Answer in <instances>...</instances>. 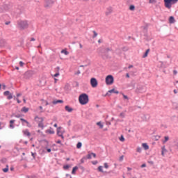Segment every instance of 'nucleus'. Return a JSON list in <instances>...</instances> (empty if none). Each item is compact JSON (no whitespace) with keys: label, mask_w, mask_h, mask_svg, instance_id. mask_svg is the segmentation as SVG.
I'll return each instance as SVG.
<instances>
[{"label":"nucleus","mask_w":178,"mask_h":178,"mask_svg":"<svg viewBox=\"0 0 178 178\" xmlns=\"http://www.w3.org/2000/svg\"><path fill=\"white\" fill-rule=\"evenodd\" d=\"M17 25L20 30H24L29 27V23H27V21H18Z\"/></svg>","instance_id":"4"},{"label":"nucleus","mask_w":178,"mask_h":178,"mask_svg":"<svg viewBox=\"0 0 178 178\" xmlns=\"http://www.w3.org/2000/svg\"><path fill=\"white\" fill-rule=\"evenodd\" d=\"M79 169V167L75 166L72 168V175H76V171Z\"/></svg>","instance_id":"27"},{"label":"nucleus","mask_w":178,"mask_h":178,"mask_svg":"<svg viewBox=\"0 0 178 178\" xmlns=\"http://www.w3.org/2000/svg\"><path fill=\"white\" fill-rule=\"evenodd\" d=\"M97 125L100 127V129H104V124H102V122H97Z\"/></svg>","instance_id":"30"},{"label":"nucleus","mask_w":178,"mask_h":178,"mask_svg":"<svg viewBox=\"0 0 178 178\" xmlns=\"http://www.w3.org/2000/svg\"><path fill=\"white\" fill-rule=\"evenodd\" d=\"M24 79H29L33 76V71H27L24 73Z\"/></svg>","instance_id":"8"},{"label":"nucleus","mask_w":178,"mask_h":178,"mask_svg":"<svg viewBox=\"0 0 178 178\" xmlns=\"http://www.w3.org/2000/svg\"><path fill=\"white\" fill-rule=\"evenodd\" d=\"M57 144H60V145H63V144H62V141L60 140H58L56 141Z\"/></svg>","instance_id":"49"},{"label":"nucleus","mask_w":178,"mask_h":178,"mask_svg":"<svg viewBox=\"0 0 178 178\" xmlns=\"http://www.w3.org/2000/svg\"><path fill=\"white\" fill-rule=\"evenodd\" d=\"M112 12H113L112 8L111 7L108 8L107 10L106 11V15L109 16V15H111Z\"/></svg>","instance_id":"16"},{"label":"nucleus","mask_w":178,"mask_h":178,"mask_svg":"<svg viewBox=\"0 0 178 178\" xmlns=\"http://www.w3.org/2000/svg\"><path fill=\"white\" fill-rule=\"evenodd\" d=\"M136 151L139 153H141V151H143V148L142 147H138Z\"/></svg>","instance_id":"44"},{"label":"nucleus","mask_w":178,"mask_h":178,"mask_svg":"<svg viewBox=\"0 0 178 178\" xmlns=\"http://www.w3.org/2000/svg\"><path fill=\"white\" fill-rule=\"evenodd\" d=\"M37 118L39 119L38 116L35 118V119H37ZM40 122L38 124V127H41L42 129H44V124L42 123L44 122V118H40Z\"/></svg>","instance_id":"11"},{"label":"nucleus","mask_w":178,"mask_h":178,"mask_svg":"<svg viewBox=\"0 0 178 178\" xmlns=\"http://www.w3.org/2000/svg\"><path fill=\"white\" fill-rule=\"evenodd\" d=\"M81 72H80V70H78L76 72L74 73V74L79 75L80 74Z\"/></svg>","instance_id":"60"},{"label":"nucleus","mask_w":178,"mask_h":178,"mask_svg":"<svg viewBox=\"0 0 178 178\" xmlns=\"http://www.w3.org/2000/svg\"><path fill=\"white\" fill-rule=\"evenodd\" d=\"M26 126L27 127H31V124L30 122H28V123H26Z\"/></svg>","instance_id":"61"},{"label":"nucleus","mask_w":178,"mask_h":178,"mask_svg":"<svg viewBox=\"0 0 178 178\" xmlns=\"http://www.w3.org/2000/svg\"><path fill=\"white\" fill-rule=\"evenodd\" d=\"M93 36L92 38H95V37H97V35H98V33H97V32L95 31H93Z\"/></svg>","instance_id":"42"},{"label":"nucleus","mask_w":178,"mask_h":178,"mask_svg":"<svg viewBox=\"0 0 178 178\" xmlns=\"http://www.w3.org/2000/svg\"><path fill=\"white\" fill-rule=\"evenodd\" d=\"M67 124H68V126H72V120H69L68 122H67Z\"/></svg>","instance_id":"55"},{"label":"nucleus","mask_w":178,"mask_h":178,"mask_svg":"<svg viewBox=\"0 0 178 178\" xmlns=\"http://www.w3.org/2000/svg\"><path fill=\"white\" fill-rule=\"evenodd\" d=\"M24 65V63H23V61H20V62H19V65H20L21 67H23Z\"/></svg>","instance_id":"54"},{"label":"nucleus","mask_w":178,"mask_h":178,"mask_svg":"<svg viewBox=\"0 0 178 178\" xmlns=\"http://www.w3.org/2000/svg\"><path fill=\"white\" fill-rule=\"evenodd\" d=\"M47 133H49V134H55V131H54V129H47Z\"/></svg>","instance_id":"29"},{"label":"nucleus","mask_w":178,"mask_h":178,"mask_svg":"<svg viewBox=\"0 0 178 178\" xmlns=\"http://www.w3.org/2000/svg\"><path fill=\"white\" fill-rule=\"evenodd\" d=\"M16 122L15 120H10V129H15V125H13V123Z\"/></svg>","instance_id":"21"},{"label":"nucleus","mask_w":178,"mask_h":178,"mask_svg":"<svg viewBox=\"0 0 178 178\" xmlns=\"http://www.w3.org/2000/svg\"><path fill=\"white\" fill-rule=\"evenodd\" d=\"M102 165H100V166H99L98 168H97V170H98V171L99 172H101V173H104V170L102 169Z\"/></svg>","instance_id":"31"},{"label":"nucleus","mask_w":178,"mask_h":178,"mask_svg":"<svg viewBox=\"0 0 178 178\" xmlns=\"http://www.w3.org/2000/svg\"><path fill=\"white\" fill-rule=\"evenodd\" d=\"M108 92H111V94H119V91L118 90H115V88H113L110 90H108Z\"/></svg>","instance_id":"22"},{"label":"nucleus","mask_w":178,"mask_h":178,"mask_svg":"<svg viewBox=\"0 0 178 178\" xmlns=\"http://www.w3.org/2000/svg\"><path fill=\"white\" fill-rule=\"evenodd\" d=\"M69 168H70V165L69 164L63 165V170H67V169H69Z\"/></svg>","instance_id":"33"},{"label":"nucleus","mask_w":178,"mask_h":178,"mask_svg":"<svg viewBox=\"0 0 178 178\" xmlns=\"http://www.w3.org/2000/svg\"><path fill=\"white\" fill-rule=\"evenodd\" d=\"M64 90L65 91H70V86L69 85V83L65 84Z\"/></svg>","instance_id":"23"},{"label":"nucleus","mask_w":178,"mask_h":178,"mask_svg":"<svg viewBox=\"0 0 178 178\" xmlns=\"http://www.w3.org/2000/svg\"><path fill=\"white\" fill-rule=\"evenodd\" d=\"M165 8L167 9H171L172 5H176L177 3L178 0H163Z\"/></svg>","instance_id":"2"},{"label":"nucleus","mask_w":178,"mask_h":178,"mask_svg":"<svg viewBox=\"0 0 178 178\" xmlns=\"http://www.w3.org/2000/svg\"><path fill=\"white\" fill-rule=\"evenodd\" d=\"M23 133L24 136H27V137H30V136H31V134L30 133V131H29V129L23 131Z\"/></svg>","instance_id":"19"},{"label":"nucleus","mask_w":178,"mask_h":178,"mask_svg":"<svg viewBox=\"0 0 178 178\" xmlns=\"http://www.w3.org/2000/svg\"><path fill=\"white\" fill-rule=\"evenodd\" d=\"M112 93L111 92H109V90L106 93V95H104V97H111V95Z\"/></svg>","instance_id":"43"},{"label":"nucleus","mask_w":178,"mask_h":178,"mask_svg":"<svg viewBox=\"0 0 178 178\" xmlns=\"http://www.w3.org/2000/svg\"><path fill=\"white\" fill-rule=\"evenodd\" d=\"M3 172L4 173H8L9 172V165H6L5 168H3Z\"/></svg>","instance_id":"26"},{"label":"nucleus","mask_w":178,"mask_h":178,"mask_svg":"<svg viewBox=\"0 0 178 178\" xmlns=\"http://www.w3.org/2000/svg\"><path fill=\"white\" fill-rule=\"evenodd\" d=\"M59 72H57L54 75V77H58V76H59Z\"/></svg>","instance_id":"52"},{"label":"nucleus","mask_w":178,"mask_h":178,"mask_svg":"<svg viewBox=\"0 0 178 178\" xmlns=\"http://www.w3.org/2000/svg\"><path fill=\"white\" fill-rule=\"evenodd\" d=\"M142 147L145 151H147V149H149V146L147 143H143Z\"/></svg>","instance_id":"20"},{"label":"nucleus","mask_w":178,"mask_h":178,"mask_svg":"<svg viewBox=\"0 0 178 178\" xmlns=\"http://www.w3.org/2000/svg\"><path fill=\"white\" fill-rule=\"evenodd\" d=\"M87 160V157L83 156L81 159V163H84V161Z\"/></svg>","instance_id":"38"},{"label":"nucleus","mask_w":178,"mask_h":178,"mask_svg":"<svg viewBox=\"0 0 178 178\" xmlns=\"http://www.w3.org/2000/svg\"><path fill=\"white\" fill-rule=\"evenodd\" d=\"M136 6L134 5L129 6V10H135Z\"/></svg>","instance_id":"34"},{"label":"nucleus","mask_w":178,"mask_h":178,"mask_svg":"<svg viewBox=\"0 0 178 178\" xmlns=\"http://www.w3.org/2000/svg\"><path fill=\"white\" fill-rule=\"evenodd\" d=\"M148 163H149L150 165H154V161H148Z\"/></svg>","instance_id":"63"},{"label":"nucleus","mask_w":178,"mask_h":178,"mask_svg":"<svg viewBox=\"0 0 178 178\" xmlns=\"http://www.w3.org/2000/svg\"><path fill=\"white\" fill-rule=\"evenodd\" d=\"M109 52H111V54H113V50L111 47H107L104 49V54L106 58H111V56H109Z\"/></svg>","instance_id":"5"},{"label":"nucleus","mask_w":178,"mask_h":178,"mask_svg":"<svg viewBox=\"0 0 178 178\" xmlns=\"http://www.w3.org/2000/svg\"><path fill=\"white\" fill-rule=\"evenodd\" d=\"M175 22H176V20L175 19V17L170 16L169 17V23H170V24H173V23H175Z\"/></svg>","instance_id":"18"},{"label":"nucleus","mask_w":178,"mask_h":178,"mask_svg":"<svg viewBox=\"0 0 178 178\" xmlns=\"http://www.w3.org/2000/svg\"><path fill=\"white\" fill-rule=\"evenodd\" d=\"M136 92H144V87L139 86L138 88H137V89L136 90Z\"/></svg>","instance_id":"15"},{"label":"nucleus","mask_w":178,"mask_h":178,"mask_svg":"<svg viewBox=\"0 0 178 178\" xmlns=\"http://www.w3.org/2000/svg\"><path fill=\"white\" fill-rule=\"evenodd\" d=\"M126 116V114H124V113H121L120 114V118H124Z\"/></svg>","instance_id":"40"},{"label":"nucleus","mask_w":178,"mask_h":178,"mask_svg":"<svg viewBox=\"0 0 178 178\" xmlns=\"http://www.w3.org/2000/svg\"><path fill=\"white\" fill-rule=\"evenodd\" d=\"M56 70L57 72H59V70H60V67L59 66L56 67Z\"/></svg>","instance_id":"56"},{"label":"nucleus","mask_w":178,"mask_h":178,"mask_svg":"<svg viewBox=\"0 0 178 178\" xmlns=\"http://www.w3.org/2000/svg\"><path fill=\"white\" fill-rule=\"evenodd\" d=\"M79 169H81L82 172H84V170H85L84 168L81 165L79 166Z\"/></svg>","instance_id":"58"},{"label":"nucleus","mask_w":178,"mask_h":178,"mask_svg":"<svg viewBox=\"0 0 178 178\" xmlns=\"http://www.w3.org/2000/svg\"><path fill=\"white\" fill-rule=\"evenodd\" d=\"M65 109L67 112H69V113L73 112V108L69 106H65Z\"/></svg>","instance_id":"17"},{"label":"nucleus","mask_w":178,"mask_h":178,"mask_svg":"<svg viewBox=\"0 0 178 178\" xmlns=\"http://www.w3.org/2000/svg\"><path fill=\"white\" fill-rule=\"evenodd\" d=\"M45 2L46 4L44 5V7L46 8H51L54 4V1L52 0H45Z\"/></svg>","instance_id":"9"},{"label":"nucleus","mask_w":178,"mask_h":178,"mask_svg":"<svg viewBox=\"0 0 178 178\" xmlns=\"http://www.w3.org/2000/svg\"><path fill=\"white\" fill-rule=\"evenodd\" d=\"M149 49H147L144 53L143 58H147V56H148V54H149Z\"/></svg>","instance_id":"24"},{"label":"nucleus","mask_w":178,"mask_h":178,"mask_svg":"<svg viewBox=\"0 0 178 178\" xmlns=\"http://www.w3.org/2000/svg\"><path fill=\"white\" fill-rule=\"evenodd\" d=\"M22 116H23V115H20V114H17V115H15V118H22Z\"/></svg>","instance_id":"46"},{"label":"nucleus","mask_w":178,"mask_h":178,"mask_svg":"<svg viewBox=\"0 0 178 178\" xmlns=\"http://www.w3.org/2000/svg\"><path fill=\"white\" fill-rule=\"evenodd\" d=\"M122 97H123L124 99H129V97H127V95H126L123 93H122Z\"/></svg>","instance_id":"45"},{"label":"nucleus","mask_w":178,"mask_h":178,"mask_svg":"<svg viewBox=\"0 0 178 178\" xmlns=\"http://www.w3.org/2000/svg\"><path fill=\"white\" fill-rule=\"evenodd\" d=\"M173 74H175V76H176V74H177V70H173Z\"/></svg>","instance_id":"62"},{"label":"nucleus","mask_w":178,"mask_h":178,"mask_svg":"<svg viewBox=\"0 0 178 178\" xmlns=\"http://www.w3.org/2000/svg\"><path fill=\"white\" fill-rule=\"evenodd\" d=\"M147 166L146 163H143L140 165V168H145Z\"/></svg>","instance_id":"57"},{"label":"nucleus","mask_w":178,"mask_h":178,"mask_svg":"<svg viewBox=\"0 0 178 178\" xmlns=\"http://www.w3.org/2000/svg\"><path fill=\"white\" fill-rule=\"evenodd\" d=\"M62 129V127H59L57 128V135L58 137H61L62 140L65 139V136H63V134H59L60 133V129Z\"/></svg>","instance_id":"12"},{"label":"nucleus","mask_w":178,"mask_h":178,"mask_svg":"<svg viewBox=\"0 0 178 178\" xmlns=\"http://www.w3.org/2000/svg\"><path fill=\"white\" fill-rule=\"evenodd\" d=\"M52 104H53L54 105H56V104H63V100H62V99L54 100V101L52 102Z\"/></svg>","instance_id":"14"},{"label":"nucleus","mask_w":178,"mask_h":178,"mask_svg":"<svg viewBox=\"0 0 178 178\" xmlns=\"http://www.w3.org/2000/svg\"><path fill=\"white\" fill-rule=\"evenodd\" d=\"M61 54H65V55H69V51L66 49L61 50Z\"/></svg>","instance_id":"32"},{"label":"nucleus","mask_w":178,"mask_h":178,"mask_svg":"<svg viewBox=\"0 0 178 178\" xmlns=\"http://www.w3.org/2000/svg\"><path fill=\"white\" fill-rule=\"evenodd\" d=\"M46 149H47V152H51V148H47V147H46Z\"/></svg>","instance_id":"59"},{"label":"nucleus","mask_w":178,"mask_h":178,"mask_svg":"<svg viewBox=\"0 0 178 178\" xmlns=\"http://www.w3.org/2000/svg\"><path fill=\"white\" fill-rule=\"evenodd\" d=\"M123 158H124V156H121L120 157V159H119V161H120V162H122V161H123Z\"/></svg>","instance_id":"50"},{"label":"nucleus","mask_w":178,"mask_h":178,"mask_svg":"<svg viewBox=\"0 0 178 178\" xmlns=\"http://www.w3.org/2000/svg\"><path fill=\"white\" fill-rule=\"evenodd\" d=\"M169 141V136H165L164 137V140H163V143H166Z\"/></svg>","instance_id":"37"},{"label":"nucleus","mask_w":178,"mask_h":178,"mask_svg":"<svg viewBox=\"0 0 178 178\" xmlns=\"http://www.w3.org/2000/svg\"><path fill=\"white\" fill-rule=\"evenodd\" d=\"M90 86H92V88H95L98 86V81L95 78L90 79Z\"/></svg>","instance_id":"6"},{"label":"nucleus","mask_w":178,"mask_h":178,"mask_svg":"<svg viewBox=\"0 0 178 178\" xmlns=\"http://www.w3.org/2000/svg\"><path fill=\"white\" fill-rule=\"evenodd\" d=\"M86 159H91L92 156H91V153H89L86 156Z\"/></svg>","instance_id":"39"},{"label":"nucleus","mask_w":178,"mask_h":178,"mask_svg":"<svg viewBox=\"0 0 178 178\" xmlns=\"http://www.w3.org/2000/svg\"><path fill=\"white\" fill-rule=\"evenodd\" d=\"M43 104H44L46 106L49 105V103H48V102L47 101H44Z\"/></svg>","instance_id":"64"},{"label":"nucleus","mask_w":178,"mask_h":178,"mask_svg":"<svg viewBox=\"0 0 178 178\" xmlns=\"http://www.w3.org/2000/svg\"><path fill=\"white\" fill-rule=\"evenodd\" d=\"M156 2H157L156 0H149V3L155 4L156 3Z\"/></svg>","instance_id":"35"},{"label":"nucleus","mask_w":178,"mask_h":178,"mask_svg":"<svg viewBox=\"0 0 178 178\" xmlns=\"http://www.w3.org/2000/svg\"><path fill=\"white\" fill-rule=\"evenodd\" d=\"M21 112H24V113H27L29 112V108L24 106L21 109Z\"/></svg>","instance_id":"25"},{"label":"nucleus","mask_w":178,"mask_h":178,"mask_svg":"<svg viewBox=\"0 0 178 178\" xmlns=\"http://www.w3.org/2000/svg\"><path fill=\"white\" fill-rule=\"evenodd\" d=\"M3 95L7 97V99H12L13 98V94L10 93L9 90H6L3 92Z\"/></svg>","instance_id":"7"},{"label":"nucleus","mask_w":178,"mask_h":178,"mask_svg":"<svg viewBox=\"0 0 178 178\" xmlns=\"http://www.w3.org/2000/svg\"><path fill=\"white\" fill-rule=\"evenodd\" d=\"M141 118H142L143 120H145V122H147V121L149 120L150 116L149 115V114H144L142 115Z\"/></svg>","instance_id":"13"},{"label":"nucleus","mask_w":178,"mask_h":178,"mask_svg":"<svg viewBox=\"0 0 178 178\" xmlns=\"http://www.w3.org/2000/svg\"><path fill=\"white\" fill-rule=\"evenodd\" d=\"M105 81H106V86H112V84H113L115 81V78H113V75H111V74L107 75L106 76Z\"/></svg>","instance_id":"3"},{"label":"nucleus","mask_w":178,"mask_h":178,"mask_svg":"<svg viewBox=\"0 0 178 178\" xmlns=\"http://www.w3.org/2000/svg\"><path fill=\"white\" fill-rule=\"evenodd\" d=\"M92 165H97L98 163V161H92Z\"/></svg>","instance_id":"53"},{"label":"nucleus","mask_w":178,"mask_h":178,"mask_svg":"<svg viewBox=\"0 0 178 178\" xmlns=\"http://www.w3.org/2000/svg\"><path fill=\"white\" fill-rule=\"evenodd\" d=\"M90 99L88 98V95L87 93H82L79 97V102L81 105H87L88 104Z\"/></svg>","instance_id":"1"},{"label":"nucleus","mask_w":178,"mask_h":178,"mask_svg":"<svg viewBox=\"0 0 178 178\" xmlns=\"http://www.w3.org/2000/svg\"><path fill=\"white\" fill-rule=\"evenodd\" d=\"M104 168H105V169H108V168H109L108 163H104Z\"/></svg>","instance_id":"47"},{"label":"nucleus","mask_w":178,"mask_h":178,"mask_svg":"<svg viewBox=\"0 0 178 178\" xmlns=\"http://www.w3.org/2000/svg\"><path fill=\"white\" fill-rule=\"evenodd\" d=\"M81 147H83V143H81V142H78L76 144V148L78 149H80V148H81Z\"/></svg>","instance_id":"28"},{"label":"nucleus","mask_w":178,"mask_h":178,"mask_svg":"<svg viewBox=\"0 0 178 178\" xmlns=\"http://www.w3.org/2000/svg\"><path fill=\"white\" fill-rule=\"evenodd\" d=\"M91 156L92 155L93 158H97V154L95 153L91 152Z\"/></svg>","instance_id":"51"},{"label":"nucleus","mask_w":178,"mask_h":178,"mask_svg":"<svg viewBox=\"0 0 178 178\" xmlns=\"http://www.w3.org/2000/svg\"><path fill=\"white\" fill-rule=\"evenodd\" d=\"M36 154H37V153H33V152H31V155H32L33 159H35V155H36Z\"/></svg>","instance_id":"48"},{"label":"nucleus","mask_w":178,"mask_h":178,"mask_svg":"<svg viewBox=\"0 0 178 178\" xmlns=\"http://www.w3.org/2000/svg\"><path fill=\"white\" fill-rule=\"evenodd\" d=\"M20 120L22 123H29V121L26 120H24V118H20Z\"/></svg>","instance_id":"36"},{"label":"nucleus","mask_w":178,"mask_h":178,"mask_svg":"<svg viewBox=\"0 0 178 178\" xmlns=\"http://www.w3.org/2000/svg\"><path fill=\"white\" fill-rule=\"evenodd\" d=\"M120 141H124V136H123V135H121V136L120 137Z\"/></svg>","instance_id":"41"},{"label":"nucleus","mask_w":178,"mask_h":178,"mask_svg":"<svg viewBox=\"0 0 178 178\" xmlns=\"http://www.w3.org/2000/svg\"><path fill=\"white\" fill-rule=\"evenodd\" d=\"M9 10V6L6 4L3 5L0 8V12L2 13Z\"/></svg>","instance_id":"10"}]
</instances>
